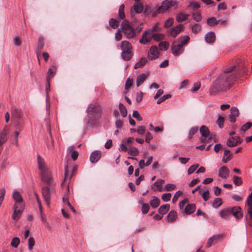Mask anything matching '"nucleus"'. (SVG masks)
Returning <instances> with one entry per match:
<instances>
[{"label": "nucleus", "mask_w": 252, "mask_h": 252, "mask_svg": "<svg viewBox=\"0 0 252 252\" xmlns=\"http://www.w3.org/2000/svg\"><path fill=\"white\" fill-rule=\"evenodd\" d=\"M240 67L233 66L227 68L215 80L209 89L210 95H215L221 92L229 89L236 80L238 75H241Z\"/></svg>", "instance_id": "obj_1"}, {"label": "nucleus", "mask_w": 252, "mask_h": 252, "mask_svg": "<svg viewBox=\"0 0 252 252\" xmlns=\"http://www.w3.org/2000/svg\"><path fill=\"white\" fill-rule=\"evenodd\" d=\"M37 159L41 180L45 183L50 186L52 183L53 178L49 169L44 159L39 155H37Z\"/></svg>", "instance_id": "obj_2"}, {"label": "nucleus", "mask_w": 252, "mask_h": 252, "mask_svg": "<svg viewBox=\"0 0 252 252\" xmlns=\"http://www.w3.org/2000/svg\"><path fill=\"white\" fill-rule=\"evenodd\" d=\"M88 123L91 125L95 124L100 118L101 115L100 106L97 103L90 104L87 109Z\"/></svg>", "instance_id": "obj_3"}, {"label": "nucleus", "mask_w": 252, "mask_h": 252, "mask_svg": "<svg viewBox=\"0 0 252 252\" xmlns=\"http://www.w3.org/2000/svg\"><path fill=\"white\" fill-rule=\"evenodd\" d=\"M122 50L121 57L126 61H129L133 56L132 46L131 43L126 41H122L120 45Z\"/></svg>", "instance_id": "obj_4"}, {"label": "nucleus", "mask_w": 252, "mask_h": 252, "mask_svg": "<svg viewBox=\"0 0 252 252\" xmlns=\"http://www.w3.org/2000/svg\"><path fill=\"white\" fill-rule=\"evenodd\" d=\"M120 30H122L125 35L127 38H132L136 35L135 30L130 25L127 20H124L121 24Z\"/></svg>", "instance_id": "obj_5"}, {"label": "nucleus", "mask_w": 252, "mask_h": 252, "mask_svg": "<svg viewBox=\"0 0 252 252\" xmlns=\"http://www.w3.org/2000/svg\"><path fill=\"white\" fill-rule=\"evenodd\" d=\"M173 5L172 0H165L162 2L161 6L157 9V12L158 13H164Z\"/></svg>", "instance_id": "obj_6"}, {"label": "nucleus", "mask_w": 252, "mask_h": 252, "mask_svg": "<svg viewBox=\"0 0 252 252\" xmlns=\"http://www.w3.org/2000/svg\"><path fill=\"white\" fill-rule=\"evenodd\" d=\"M159 52L157 46L153 45L151 47L149 50V52L148 55V58L149 60L152 61L155 60L158 57Z\"/></svg>", "instance_id": "obj_7"}, {"label": "nucleus", "mask_w": 252, "mask_h": 252, "mask_svg": "<svg viewBox=\"0 0 252 252\" xmlns=\"http://www.w3.org/2000/svg\"><path fill=\"white\" fill-rule=\"evenodd\" d=\"M42 194L46 204L49 206L50 203L51 191L48 187L45 186L42 189Z\"/></svg>", "instance_id": "obj_8"}, {"label": "nucleus", "mask_w": 252, "mask_h": 252, "mask_svg": "<svg viewBox=\"0 0 252 252\" xmlns=\"http://www.w3.org/2000/svg\"><path fill=\"white\" fill-rule=\"evenodd\" d=\"M172 53L175 56H178L182 54L184 51V47L179 44H176L175 42L173 43L172 45Z\"/></svg>", "instance_id": "obj_9"}, {"label": "nucleus", "mask_w": 252, "mask_h": 252, "mask_svg": "<svg viewBox=\"0 0 252 252\" xmlns=\"http://www.w3.org/2000/svg\"><path fill=\"white\" fill-rule=\"evenodd\" d=\"M152 34L148 31H145L143 34L141 38L139 39V42L143 44H146L150 42L152 38Z\"/></svg>", "instance_id": "obj_10"}, {"label": "nucleus", "mask_w": 252, "mask_h": 252, "mask_svg": "<svg viewBox=\"0 0 252 252\" xmlns=\"http://www.w3.org/2000/svg\"><path fill=\"white\" fill-rule=\"evenodd\" d=\"M12 197L13 199L15 201V203L14 204V206H24V203L23 202V198L20 194V193L17 191H14Z\"/></svg>", "instance_id": "obj_11"}, {"label": "nucleus", "mask_w": 252, "mask_h": 252, "mask_svg": "<svg viewBox=\"0 0 252 252\" xmlns=\"http://www.w3.org/2000/svg\"><path fill=\"white\" fill-rule=\"evenodd\" d=\"M24 207L22 206H14V211L12 215V219L14 220H18L21 217L24 210Z\"/></svg>", "instance_id": "obj_12"}, {"label": "nucleus", "mask_w": 252, "mask_h": 252, "mask_svg": "<svg viewBox=\"0 0 252 252\" xmlns=\"http://www.w3.org/2000/svg\"><path fill=\"white\" fill-rule=\"evenodd\" d=\"M229 172V169L225 166H223L219 169L218 175L220 177L225 179L228 178Z\"/></svg>", "instance_id": "obj_13"}, {"label": "nucleus", "mask_w": 252, "mask_h": 252, "mask_svg": "<svg viewBox=\"0 0 252 252\" xmlns=\"http://www.w3.org/2000/svg\"><path fill=\"white\" fill-rule=\"evenodd\" d=\"M242 142V140L239 136L232 137L227 140L226 144L229 147H234L238 143H241Z\"/></svg>", "instance_id": "obj_14"}, {"label": "nucleus", "mask_w": 252, "mask_h": 252, "mask_svg": "<svg viewBox=\"0 0 252 252\" xmlns=\"http://www.w3.org/2000/svg\"><path fill=\"white\" fill-rule=\"evenodd\" d=\"M239 115V112L238 108L236 107H232L230 109V114L229 115L230 121L231 123H235L236 122V118Z\"/></svg>", "instance_id": "obj_15"}, {"label": "nucleus", "mask_w": 252, "mask_h": 252, "mask_svg": "<svg viewBox=\"0 0 252 252\" xmlns=\"http://www.w3.org/2000/svg\"><path fill=\"white\" fill-rule=\"evenodd\" d=\"M231 214L237 219L239 220L242 218L243 215L241 212V208L240 207H234L231 208Z\"/></svg>", "instance_id": "obj_16"}, {"label": "nucleus", "mask_w": 252, "mask_h": 252, "mask_svg": "<svg viewBox=\"0 0 252 252\" xmlns=\"http://www.w3.org/2000/svg\"><path fill=\"white\" fill-rule=\"evenodd\" d=\"M101 152L99 151H95L93 152L90 155V161L92 163L96 162L101 157Z\"/></svg>", "instance_id": "obj_17"}, {"label": "nucleus", "mask_w": 252, "mask_h": 252, "mask_svg": "<svg viewBox=\"0 0 252 252\" xmlns=\"http://www.w3.org/2000/svg\"><path fill=\"white\" fill-rule=\"evenodd\" d=\"M219 214L222 219L227 220L231 215V208L221 210L219 212Z\"/></svg>", "instance_id": "obj_18"}, {"label": "nucleus", "mask_w": 252, "mask_h": 252, "mask_svg": "<svg viewBox=\"0 0 252 252\" xmlns=\"http://www.w3.org/2000/svg\"><path fill=\"white\" fill-rule=\"evenodd\" d=\"M164 183V181L162 179H158L155 182L152 187L154 191L158 190L161 191L162 190V184Z\"/></svg>", "instance_id": "obj_19"}, {"label": "nucleus", "mask_w": 252, "mask_h": 252, "mask_svg": "<svg viewBox=\"0 0 252 252\" xmlns=\"http://www.w3.org/2000/svg\"><path fill=\"white\" fill-rule=\"evenodd\" d=\"M184 29V25L183 24H179L176 27L172 29L170 31V35L175 37H176Z\"/></svg>", "instance_id": "obj_20"}, {"label": "nucleus", "mask_w": 252, "mask_h": 252, "mask_svg": "<svg viewBox=\"0 0 252 252\" xmlns=\"http://www.w3.org/2000/svg\"><path fill=\"white\" fill-rule=\"evenodd\" d=\"M9 132V128L7 126H5L3 130L0 133V139L3 141L6 142L7 140L8 135Z\"/></svg>", "instance_id": "obj_21"}, {"label": "nucleus", "mask_w": 252, "mask_h": 252, "mask_svg": "<svg viewBox=\"0 0 252 252\" xmlns=\"http://www.w3.org/2000/svg\"><path fill=\"white\" fill-rule=\"evenodd\" d=\"M200 132L202 136L205 137V138H208V139H212V137L210 136L209 137L210 135V131L208 129V128L205 126H202L200 128Z\"/></svg>", "instance_id": "obj_22"}, {"label": "nucleus", "mask_w": 252, "mask_h": 252, "mask_svg": "<svg viewBox=\"0 0 252 252\" xmlns=\"http://www.w3.org/2000/svg\"><path fill=\"white\" fill-rule=\"evenodd\" d=\"M216 39L215 33L213 32H208L205 35V39L208 43L214 42Z\"/></svg>", "instance_id": "obj_23"}, {"label": "nucleus", "mask_w": 252, "mask_h": 252, "mask_svg": "<svg viewBox=\"0 0 252 252\" xmlns=\"http://www.w3.org/2000/svg\"><path fill=\"white\" fill-rule=\"evenodd\" d=\"M48 86L46 87L45 92H46V109L47 111L49 110L50 109V100L48 95V93L50 91V81L49 83H47Z\"/></svg>", "instance_id": "obj_24"}, {"label": "nucleus", "mask_w": 252, "mask_h": 252, "mask_svg": "<svg viewBox=\"0 0 252 252\" xmlns=\"http://www.w3.org/2000/svg\"><path fill=\"white\" fill-rule=\"evenodd\" d=\"M56 66L55 65H52L49 69L47 76V82L49 83L50 81V78L53 77L56 73Z\"/></svg>", "instance_id": "obj_25"}, {"label": "nucleus", "mask_w": 252, "mask_h": 252, "mask_svg": "<svg viewBox=\"0 0 252 252\" xmlns=\"http://www.w3.org/2000/svg\"><path fill=\"white\" fill-rule=\"evenodd\" d=\"M133 9L136 13H140L143 11V5L140 1L135 2L133 5Z\"/></svg>", "instance_id": "obj_26"}, {"label": "nucleus", "mask_w": 252, "mask_h": 252, "mask_svg": "<svg viewBox=\"0 0 252 252\" xmlns=\"http://www.w3.org/2000/svg\"><path fill=\"white\" fill-rule=\"evenodd\" d=\"M11 113L12 117L17 120H20L22 119V115L20 110L16 108L12 110Z\"/></svg>", "instance_id": "obj_27"}, {"label": "nucleus", "mask_w": 252, "mask_h": 252, "mask_svg": "<svg viewBox=\"0 0 252 252\" xmlns=\"http://www.w3.org/2000/svg\"><path fill=\"white\" fill-rule=\"evenodd\" d=\"M195 205L194 204H190L187 205L185 209V212L187 215H190L195 210Z\"/></svg>", "instance_id": "obj_28"}, {"label": "nucleus", "mask_w": 252, "mask_h": 252, "mask_svg": "<svg viewBox=\"0 0 252 252\" xmlns=\"http://www.w3.org/2000/svg\"><path fill=\"white\" fill-rule=\"evenodd\" d=\"M74 149V146H69L67 149V153L70 154L72 152L71 157L73 160H75L78 157V153L77 151H73Z\"/></svg>", "instance_id": "obj_29"}, {"label": "nucleus", "mask_w": 252, "mask_h": 252, "mask_svg": "<svg viewBox=\"0 0 252 252\" xmlns=\"http://www.w3.org/2000/svg\"><path fill=\"white\" fill-rule=\"evenodd\" d=\"M170 209V205L168 204H166L165 205H161L158 209V213L162 215H164L167 213V212Z\"/></svg>", "instance_id": "obj_30"}, {"label": "nucleus", "mask_w": 252, "mask_h": 252, "mask_svg": "<svg viewBox=\"0 0 252 252\" xmlns=\"http://www.w3.org/2000/svg\"><path fill=\"white\" fill-rule=\"evenodd\" d=\"M248 214L245 216V219L248 224L252 227V210L251 208L247 209Z\"/></svg>", "instance_id": "obj_31"}, {"label": "nucleus", "mask_w": 252, "mask_h": 252, "mask_svg": "<svg viewBox=\"0 0 252 252\" xmlns=\"http://www.w3.org/2000/svg\"><path fill=\"white\" fill-rule=\"evenodd\" d=\"M150 204L152 208H156L160 204V200L157 197L154 196L150 201Z\"/></svg>", "instance_id": "obj_32"}, {"label": "nucleus", "mask_w": 252, "mask_h": 252, "mask_svg": "<svg viewBox=\"0 0 252 252\" xmlns=\"http://www.w3.org/2000/svg\"><path fill=\"white\" fill-rule=\"evenodd\" d=\"M177 218V213L174 211H171L167 216V220L169 222L174 221Z\"/></svg>", "instance_id": "obj_33"}, {"label": "nucleus", "mask_w": 252, "mask_h": 252, "mask_svg": "<svg viewBox=\"0 0 252 252\" xmlns=\"http://www.w3.org/2000/svg\"><path fill=\"white\" fill-rule=\"evenodd\" d=\"M189 16V15L188 14H185L183 12H180L178 13L176 16V20L178 22H182L183 21H186L188 17Z\"/></svg>", "instance_id": "obj_34"}, {"label": "nucleus", "mask_w": 252, "mask_h": 252, "mask_svg": "<svg viewBox=\"0 0 252 252\" xmlns=\"http://www.w3.org/2000/svg\"><path fill=\"white\" fill-rule=\"evenodd\" d=\"M147 75L145 73H142L137 76L136 78V85L140 86L145 80Z\"/></svg>", "instance_id": "obj_35"}, {"label": "nucleus", "mask_w": 252, "mask_h": 252, "mask_svg": "<svg viewBox=\"0 0 252 252\" xmlns=\"http://www.w3.org/2000/svg\"><path fill=\"white\" fill-rule=\"evenodd\" d=\"M148 60L146 58H142L139 61L134 65V68L137 69L140 68L146 64Z\"/></svg>", "instance_id": "obj_36"}, {"label": "nucleus", "mask_w": 252, "mask_h": 252, "mask_svg": "<svg viewBox=\"0 0 252 252\" xmlns=\"http://www.w3.org/2000/svg\"><path fill=\"white\" fill-rule=\"evenodd\" d=\"M189 37L188 35H186L184 36H182L180 37L178 41V44L180 45H182V46L183 47L184 45H186L189 40Z\"/></svg>", "instance_id": "obj_37"}, {"label": "nucleus", "mask_w": 252, "mask_h": 252, "mask_svg": "<svg viewBox=\"0 0 252 252\" xmlns=\"http://www.w3.org/2000/svg\"><path fill=\"white\" fill-rule=\"evenodd\" d=\"M231 158V155L230 152L228 150H225L224 152V156L222 159V162L227 163Z\"/></svg>", "instance_id": "obj_38"}, {"label": "nucleus", "mask_w": 252, "mask_h": 252, "mask_svg": "<svg viewBox=\"0 0 252 252\" xmlns=\"http://www.w3.org/2000/svg\"><path fill=\"white\" fill-rule=\"evenodd\" d=\"M119 110L121 112V115L123 117H126L127 116V111L126 107L125 106L123 105V104L120 103L119 104Z\"/></svg>", "instance_id": "obj_39"}, {"label": "nucleus", "mask_w": 252, "mask_h": 252, "mask_svg": "<svg viewBox=\"0 0 252 252\" xmlns=\"http://www.w3.org/2000/svg\"><path fill=\"white\" fill-rule=\"evenodd\" d=\"M220 22V20H217L215 19V18H214V17L209 18L207 19V23L208 25L210 26H213L215 25H217Z\"/></svg>", "instance_id": "obj_40"}, {"label": "nucleus", "mask_w": 252, "mask_h": 252, "mask_svg": "<svg viewBox=\"0 0 252 252\" xmlns=\"http://www.w3.org/2000/svg\"><path fill=\"white\" fill-rule=\"evenodd\" d=\"M127 153L129 155L136 156L139 154V151L137 148L131 147L127 150Z\"/></svg>", "instance_id": "obj_41"}, {"label": "nucleus", "mask_w": 252, "mask_h": 252, "mask_svg": "<svg viewBox=\"0 0 252 252\" xmlns=\"http://www.w3.org/2000/svg\"><path fill=\"white\" fill-rule=\"evenodd\" d=\"M219 238V235H214L209 238L206 244V247L210 248L213 244V242Z\"/></svg>", "instance_id": "obj_42"}, {"label": "nucleus", "mask_w": 252, "mask_h": 252, "mask_svg": "<svg viewBox=\"0 0 252 252\" xmlns=\"http://www.w3.org/2000/svg\"><path fill=\"white\" fill-rule=\"evenodd\" d=\"M164 34L160 33H157L152 34V37L154 40L157 41H159L163 39Z\"/></svg>", "instance_id": "obj_43"}, {"label": "nucleus", "mask_w": 252, "mask_h": 252, "mask_svg": "<svg viewBox=\"0 0 252 252\" xmlns=\"http://www.w3.org/2000/svg\"><path fill=\"white\" fill-rule=\"evenodd\" d=\"M119 17L122 20L124 19L125 18L124 4H121L119 7Z\"/></svg>", "instance_id": "obj_44"}, {"label": "nucleus", "mask_w": 252, "mask_h": 252, "mask_svg": "<svg viewBox=\"0 0 252 252\" xmlns=\"http://www.w3.org/2000/svg\"><path fill=\"white\" fill-rule=\"evenodd\" d=\"M109 23L110 26L113 29L117 28L119 25V22L117 20L113 18L110 19Z\"/></svg>", "instance_id": "obj_45"}, {"label": "nucleus", "mask_w": 252, "mask_h": 252, "mask_svg": "<svg viewBox=\"0 0 252 252\" xmlns=\"http://www.w3.org/2000/svg\"><path fill=\"white\" fill-rule=\"evenodd\" d=\"M191 32L194 33H198L201 29V26L198 24H195L191 26Z\"/></svg>", "instance_id": "obj_46"}, {"label": "nucleus", "mask_w": 252, "mask_h": 252, "mask_svg": "<svg viewBox=\"0 0 252 252\" xmlns=\"http://www.w3.org/2000/svg\"><path fill=\"white\" fill-rule=\"evenodd\" d=\"M222 203L220 198H216L213 201L212 206L214 208H217L220 206Z\"/></svg>", "instance_id": "obj_47"}, {"label": "nucleus", "mask_w": 252, "mask_h": 252, "mask_svg": "<svg viewBox=\"0 0 252 252\" xmlns=\"http://www.w3.org/2000/svg\"><path fill=\"white\" fill-rule=\"evenodd\" d=\"M159 47L160 50L166 51L168 49L169 44L166 41L160 42L159 44Z\"/></svg>", "instance_id": "obj_48"}, {"label": "nucleus", "mask_w": 252, "mask_h": 252, "mask_svg": "<svg viewBox=\"0 0 252 252\" xmlns=\"http://www.w3.org/2000/svg\"><path fill=\"white\" fill-rule=\"evenodd\" d=\"M35 245V240L33 237H30L28 239V249L31 251Z\"/></svg>", "instance_id": "obj_49"}, {"label": "nucleus", "mask_w": 252, "mask_h": 252, "mask_svg": "<svg viewBox=\"0 0 252 252\" xmlns=\"http://www.w3.org/2000/svg\"><path fill=\"white\" fill-rule=\"evenodd\" d=\"M198 132V128L197 127H193L190 128L189 131V136L188 137V140H190L192 136Z\"/></svg>", "instance_id": "obj_50"}, {"label": "nucleus", "mask_w": 252, "mask_h": 252, "mask_svg": "<svg viewBox=\"0 0 252 252\" xmlns=\"http://www.w3.org/2000/svg\"><path fill=\"white\" fill-rule=\"evenodd\" d=\"M233 183L235 186H239L242 184L243 182L241 177L235 176L233 177Z\"/></svg>", "instance_id": "obj_51"}, {"label": "nucleus", "mask_w": 252, "mask_h": 252, "mask_svg": "<svg viewBox=\"0 0 252 252\" xmlns=\"http://www.w3.org/2000/svg\"><path fill=\"white\" fill-rule=\"evenodd\" d=\"M171 97V95L170 94H167L164 95L162 96L161 97H160L158 100L157 103L158 104H160L162 102H163L164 101H165L166 99L170 98Z\"/></svg>", "instance_id": "obj_52"}, {"label": "nucleus", "mask_w": 252, "mask_h": 252, "mask_svg": "<svg viewBox=\"0 0 252 252\" xmlns=\"http://www.w3.org/2000/svg\"><path fill=\"white\" fill-rule=\"evenodd\" d=\"M20 244V239L18 237H15L12 239L11 245L14 248H17Z\"/></svg>", "instance_id": "obj_53"}, {"label": "nucleus", "mask_w": 252, "mask_h": 252, "mask_svg": "<svg viewBox=\"0 0 252 252\" xmlns=\"http://www.w3.org/2000/svg\"><path fill=\"white\" fill-rule=\"evenodd\" d=\"M192 19L196 22H200L202 20V16L200 13L197 12L192 14Z\"/></svg>", "instance_id": "obj_54"}, {"label": "nucleus", "mask_w": 252, "mask_h": 252, "mask_svg": "<svg viewBox=\"0 0 252 252\" xmlns=\"http://www.w3.org/2000/svg\"><path fill=\"white\" fill-rule=\"evenodd\" d=\"M150 206L147 203H142V212L144 214H147L149 210Z\"/></svg>", "instance_id": "obj_55"}, {"label": "nucleus", "mask_w": 252, "mask_h": 252, "mask_svg": "<svg viewBox=\"0 0 252 252\" xmlns=\"http://www.w3.org/2000/svg\"><path fill=\"white\" fill-rule=\"evenodd\" d=\"M44 47V39L42 37L38 38L37 48L38 50H41Z\"/></svg>", "instance_id": "obj_56"}, {"label": "nucleus", "mask_w": 252, "mask_h": 252, "mask_svg": "<svg viewBox=\"0 0 252 252\" xmlns=\"http://www.w3.org/2000/svg\"><path fill=\"white\" fill-rule=\"evenodd\" d=\"M199 164H195L191 165L188 170V173L189 175H190L192 173H193L194 171L198 167Z\"/></svg>", "instance_id": "obj_57"}, {"label": "nucleus", "mask_w": 252, "mask_h": 252, "mask_svg": "<svg viewBox=\"0 0 252 252\" xmlns=\"http://www.w3.org/2000/svg\"><path fill=\"white\" fill-rule=\"evenodd\" d=\"M252 126V122H247L246 124H244L241 127V130L243 131H245L247 130L250 128V127Z\"/></svg>", "instance_id": "obj_58"}, {"label": "nucleus", "mask_w": 252, "mask_h": 252, "mask_svg": "<svg viewBox=\"0 0 252 252\" xmlns=\"http://www.w3.org/2000/svg\"><path fill=\"white\" fill-rule=\"evenodd\" d=\"M173 23H174L173 18H169L168 19H167L165 21L164 26L165 28L170 27L171 26H172L173 25Z\"/></svg>", "instance_id": "obj_59"}, {"label": "nucleus", "mask_w": 252, "mask_h": 252, "mask_svg": "<svg viewBox=\"0 0 252 252\" xmlns=\"http://www.w3.org/2000/svg\"><path fill=\"white\" fill-rule=\"evenodd\" d=\"M121 32H123L122 30H121L120 28H119L115 33V37L116 41H120L122 39L123 36Z\"/></svg>", "instance_id": "obj_60"}, {"label": "nucleus", "mask_w": 252, "mask_h": 252, "mask_svg": "<svg viewBox=\"0 0 252 252\" xmlns=\"http://www.w3.org/2000/svg\"><path fill=\"white\" fill-rule=\"evenodd\" d=\"M126 144L125 142V140L122 141V143L120 146L119 150L120 151L126 152L127 151V148L126 146Z\"/></svg>", "instance_id": "obj_61"}, {"label": "nucleus", "mask_w": 252, "mask_h": 252, "mask_svg": "<svg viewBox=\"0 0 252 252\" xmlns=\"http://www.w3.org/2000/svg\"><path fill=\"white\" fill-rule=\"evenodd\" d=\"M171 194L170 193H164L161 196V199L165 202L169 201L171 199Z\"/></svg>", "instance_id": "obj_62"}, {"label": "nucleus", "mask_w": 252, "mask_h": 252, "mask_svg": "<svg viewBox=\"0 0 252 252\" xmlns=\"http://www.w3.org/2000/svg\"><path fill=\"white\" fill-rule=\"evenodd\" d=\"M133 83L132 79H130L128 78L127 79L126 84H125V90H127L129 89V88L132 86Z\"/></svg>", "instance_id": "obj_63"}, {"label": "nucleus", "mask_w": 252, "mask_h": 252, "mask_svg": "<svg viewBox=\"0 0 252 252\" xmlns=\"http://www.w3.org/2000/svg\"><path fill=\"white\" fill-rule=\"evenodd\" d=\"M247 203L248 205V208H251L252 210V192L248 196L247 200Z\"/></svg>", "instance_id": "obj_64"}]
</instances>
